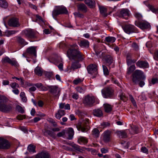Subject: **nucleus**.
Returning <instances> with one entry per match:
<instances>
[{
  "label": "nucleus",
  "instance_id": "nucleus-1",
  "mask_svg": "<svg viewBox=\"0 0 158 158\" xmlns=\"http://www.w3.org/2000/svg\"><path fill=\"white\" fill-rule=\"evenodd\" d=\"M67 56L70 59L74 60L77 62L73 63L69 69L74 70L81 67V64L78 62L83 60L84 55L79 51V47L77 44L71 45V48L67 52Z\"/></svg>",
  "mask_w": 158,
  "mask_h": 158
},
{
  "label": "nucleus",
  "instance_id": "nucleus-2",
  "mask_svg": "<svg viewBox=\"0 0 158 158\" xmlns=\"http://www.w3.org/2000/svg\"><path fill=\"white\" fill-rule=\"evenodd\" d=\"M90 123L89 119L83 118L79 121L77 125V127L78 130L81 131L82 132H87L88 130L86 127Z\"/></svg>",
  "mask_w": 158,
  "mask_h": 158
},
{
  "label": "nucleus",
  "instance_id": "nucleus-3",
  "mask_svg": "<svg viewBox=\"0 0 158 158\" xmlns=\"http://www.w3.org/2000/svg\"><path fill=\"white\" fill-rule=\"evenodd\" d=\"M145 77L143 72L141 70H136L133 74L132 81L135 84H136L139 81V79L144 80Z\"/></svg>",
  "mask_w": 158,
  "mask_h": 158
},
{
  "label": "nucleus",
  "instance_id": "nucleus-4",
  "mask_svg": "<svg viewBox=\"0 0 158 158\" xmlns=\"http://www.w3.org/2000/svg\"><path fill=\"white\" fill-rule=\"evenodd\" d=\"M68 11L66 8L62 6H56L52 11V15L53 17L58 15L66 14Z\"/></svg>",
  "mask_w": 158,
  "mask_h": 158
},
{
  "label": "nucleus",
  "instance_id": "nucleus-5",
  "mask_svg": "<svg viewBox=\"0 0 158 158\" xmlns=\"http://www.w3.org/2000/svg\"><path fill=\"white\" fill-rule=\"evenodd\" d=\"M102 93L105 98H112L114 95V90L110 88H105L102 90Z\"/></svg>",
  "mask_w": 158,
  "mask_h": 158
},
{
  "label": "nucleus",
  "instance_id": "nucleus-6",
  "mask_svg": "<svg viewBox=\"0 0 158 158\" xmlns=\"http://www.w3.org/2000/svg\"><path fill=\"white\" fill-rule=\"evenodd\" d=\"M122 28L124 31L128 34L138 32L136 27L134 25L131 24L125 25L122 27Z\"/></svg>",
  "mask_w": 158,
  "mask_h": 158
},
{
  "label": "nucleus",
  "instance_id": "nucleus-7",
  "mask_svg": "<svg viewBox=\"0 0 158 158\" xmlns=\"http://www.w3.org/2000/svg\"><path fill=\"white\" fill-rule=\"evenodd\" d=\"M89 73L92 75V78L96 77L98 74L97 66L95 64H91L89 65L87 68Z\"/></svg>",
  "mask_w": 158,
  "mask_h": 158
},
{
  "label": "nucleus",
  "instance_id": "nucleus-8",
  "mask_svg": "<svg viewBox=\"0 0 158 158\" xmlns=\"http://www.w3.org/2000/svg\"><path fill=\"white\" fill-rule=\"evenodd\" d=\"M94 102V97L89 95L86 96L83 101V103L85 106L89 107L92 106Z\"/></svg>",
  "mask_w": 158,
  "mask_h": 158
},
{
  "label": "nucleus",
  "instance_id": "nucleus-9",
  "mask_svg": "<svg viewBox=\"0 0 158 158\" xmlns=\"http://www.w3.org/2000/svg\"><path fill=\"white\" fill-rule=\"evenodd\" d=\"M36 47L34 46L30 47L26 50V52L23 54V56L26 57L27 55L36 56Z\"/></svg>",
  "mask_w": 158,
  "mask_h": 158
},
{
  "label": "nucleus",
  "instance_id": "nucleus-10",
  "mask_svg": "<svg viewBox=\"0 0 158 158\" xmlns=\"http://www.w3.org/2000/svg\"><path fill=\"white\" fill-rule=\"evenodd\" d=\"M135 25L142 30L149 28L150 25L147 22L143 21H135Z\"/></svg>",
  "mask_w": 158,
  "mask_h": 158
},
{
  "label": "nucleus",
  "instance_id": "nucleus-11",
  "mask_svg": "<svg viewBox=\"0 0 158 158\" xmlns=\"http://www.w3.org/2000/svg\"><path fill=\"white\" fill-rule=\"evenodd\" d=\"M12 106L11 104H7L5 103L0 106V111L5 113L11 111L12 109Z\"/></svg>",
  "mask_w": 158,
  "mask_h": 158
},
{
  "label": "nucleus",
  "instance_id": "nucleus-12",
  "mask_svg": "<svg viewBox=\"0 0 158 158\" xmlns=\"http://www.w3.org/2000/svg\"><path fill=\"white\" fill-rule=\"evenodd\" d=\"M117 15L119 17L127 19L129 15V11L127 9H123L118 12Z\"/></svg>",
  "mask_w": 158,
  "mask_h": 158
},
{
  "label": "nucleus",
  "instance_id": "nucleus-13",
  "mask_svg": "<svg viewBox=\"0 0 158 158\" xmlns=\"http://www.w3.org/2000/svg\"><path fill=\"white\" fill-rule=\"evenodd\" d=\"M2 62L3 64L8 63L15 67H17L18 65V62L16 60H11L7 56L2 58Z\"/></svg>",
  "mask_w": 158,
  "mask_h": 158
},
{
  "label": "nucleus",
  "instance_id": "nucleus-14",
  "mask_svg": "<svg viewBox=\"0 0 158 158\" xmlns=\"http://www.w3.org/2000/svg\"><path fill=\"white\" fill-rule=\"evenodd\" d=\"M10 143L8 141L2 138H0V148L8 149L10 147Z\"/></svg>",
  "mask_w": 158,
  "mask_h": 158
},
{
  "label": "nucleus",
  "instance_id": "nucleus-15",
  "mask_svg": "<svg viewBox=\"0 0 158 158\" xmlns=\"http://www.w3.org/2000/svg\"><path fill=\"white\" fill-rule=\"evenodd\" d=\"M21 34L26 37L33 38L35 36L34 32L31 29H26L22 31Z\"/></svg>",
  "mask_w": 158,
  "mask_h": 158
},
{
  "label": "nucleus",
  "instance_id": "nucleus-16",
  "mask_svg": "<svg viewBox=\"0 0 158 158\" xmlns=\"http://www.w3.org/2000/svg\"><path fill=\"white\" fill-rule=\"evenodd\" d=\"M8 23L9 26L12 27H18L20 25L19 19L16 18H13L10 19Z\"/></svg>",
  "mask_w": 158,
  "mask_h": 158
},
{
  "label": "nucleus",
  "instance_id": "nucleus-17",
  "mask_svg": "<svg viewBox=\"0 0 158 158\" xmlns=\"http://www.w3.org/2000/svg\"><path fill=\"white\" fill-rule=\"evenodd\" d=\"M111 131L109 130H106L103 133V140L106 143L109 142L110 139V135Z\"/></svg>",
  "mask_w": 158,
  "mask_h": 158
},
{
  "label": "nucleus",
  "instance_id": "nucleus-18",
  "mask_svg": "<svg viewBox=\"0 0 158 158\" xmlns=\"http://www.w3.org/2000/svg\"><path fill=\"white\" fill-rule=\"evenodd\" d=\"M42 132L45 135H48L52 138H56V134L54 132L49 130H47L46 128L42 130Z\"/></svg>",
  "mask_w": 158,
  "mask_h": 158
},
{
  "label": "nucleus",
  "instance_id": "nucleus-19",
  "mask_svg": "<svg viewBox=\"0 0 158 158\" xmlns=\"http://www.w3.org/2000/svg\"><path fill=\"white\" fill-rule=\"evenodd\" d=\"M49 92L54 94H56L58 92V94H59L60 90L56 86H48Z\"/></svg>",
  "mask_w": 158,
  "mask_h": 158
},
{
  "label": "nucleus",
  "instance_id": "nucleus-20",
  "mask_svg": "<svg viewBox=\"0 0 158 158\" xmlns=\"http://www.w3.org/2000/svg\"><path fill=\"white\" fill-rule=\"evenodd\" d=\"M136 65L140 68H147L148 67V63L145 61H138L136 63Z\"/></svg>",
  "mask_w": 158,
  "mask_h": 158
},
{
  "label": "nucleus",
  "instance_id": "nucleus-21",
  "mask_svg": "<svg viewBox=\"0 0 158 158\" xmlns=\"http://www.w3.org/2000/svg\"><path fill=\"white\" fill-rule=\"evenodd\" d=\"M116 133L118 136L120 138H126L127 137V133L124 130L117 131Z\"/></svg>",
  "mask_w": 158,
  "mask_h": 158
},
{
  "label": "nucleus",
  "instance_id": "nucleus-22",
  "mask_svg": "<svg viewBox=\"0 0 158 158\" xmlns=\"http://www.w3.org/2000/svg\"><path fill=\"white\" fill-rule=\"evenodd\" d=\"M77 7L78 10L81 11L84 13H86L87 12V7L83 3H81L79 4L77 6Z\"/></svg>",
  "mask_w": 158,
  "mask_h": 158
},
{
  "label": "nucleus",
  "instance_id": "nucleus-23",
  "mask_svg": "<svg viewBox=\"0 0 158 158\" xmlns=\"http://www.w3.org/2000/svg\"><path fill=\"white\" fill-rule=\"evenodd\" d=\"M35 158H49V155L47 152H42L36 155Z\"/></svg>",
  "mask_w": 158,
  "mask_h": 158
},
{
  "label": "nucleus",
  "instance_id": "nucleus-24",
  "mask_svg": "<svg viewBox=\"0 0 158 158\" xmlns=\"http://www.w3.org/2000/svg\"><path fill=\"white\" fill-rule=\"evenodd\" d=\"M65 114V113L64 110L60 109L56 113L55 117L57 119H60V118L64 115Z\"/></svg>",
  "mask_w": 158,
  "mask_h": 158
},
{
  "label": "nucleus",
  "instance_id": "nucleus-25",
  "mask_svg": "<svg viewBox=\"0 0 158 158\" xmlns=\"http://www.w3.org/2000/svg\"><path fill=\"white\" fill-rule=\"evenodd\" d=\"M78 44L81 47H88L89 46V42L87 40L84 39L81 40L79 43H78Z\"/></svg>",
  "mask_w": 158,
  "mask_h": 158
},
{
  "label": "nucleus",
  "instance_id": "nucleus-26",
  "mask_svg": "<svg viewBox=\"0 0 158 158\" xmlns=\"http://www.w3.org/2000/svg\"><path fill=\"white\" fill-rule=\"evenodd\" d=\"M16 37L17 41L20 44L24 46L27 44V43L26 42L25 40L21 37L17 36Z\"/></svg>",
  "mask_w": 158,
  "mask_h": 158
},
{
  "label": "nucleus",
  "instance_id": "nucleus-27",
  "mask_svg": "<svg viewBox=\"0 0 158 158\" xmlns=\"http://www.w3.org/2000/svg\"><path fill=\"white\" fill-rule=\"evenodd\" d=\"M34 72L35 74L36 75L40 76H41L42 75L43 71L42 68L38 66L35 68Z\"/></svg>",
  "mask_w": 158,
  "mask_h": 158
},
{
  "label": "nucleus",
  "instance_id": "nucleus-28",
  "mask_svg": "<svg viewBox=\"0 0 158 158\" xmlns=\"http://www.w3.org/2000/svg\"><path fill=\"white\" fill-rule=\"evenodd\" d=\"M93 114L94 116L98 117H101L103 115L102 111L99 109H95L93 110Z\"/></svg>",
  "mask_w": 158,
  "mask_h": 158
},
{
  "label": "nucleus",
  "instance_id": "nucleus-29",
  "mask_svg": "<svg viewBox=\"0 0 158 158\" xmlns=\"http://www.w3.org/2000/svg\"><path fill=\"white\" fill-rule=\"evenodd\" d=\"M18 31L15 30H6L4 32V35L7 37H9L10 36L16 33Z\"/></svg>",
  "mask_w": 158,
  "mask_h": 158
},
{
  "label": "nucleus",
  "instance_id": "nucleus-30",
  "mask_svg": "<svg viewBox=\"0 0 158 158\" xmlns=\"http://www.w3.org/2000/svg\"><path fill=\"white\" fill-rule=\"evenodd\" d=\"M104 108L106 112L108 113L112 110L113 106L108 104H104L103 105Z\"/></svg>",
  "mask_w": 158,
  "mask_h": 158
},
{
  "label": "nucleus",
  "instance_id": "nucleus-31",
  "mask_svg": "<svg viewBox=\"0 0 158 158\" xmlns=\"http://www.w3.org/2000/svg\"><path fill=\"white\" fill-rule=\"evenodd\" d=\"M85 3L87 4L90 8H92L95 5V2L92 0H85Z\"/></svg>",
  "mask_w": 158,
  "mask_h": 158
},
{
  "label": "nucleus",
  "instance_id": "nucleus-32",
  "mask_svg": "<svg viewBox=\"0 0 158 158\" xmlns=\"http://www.w3.org/2000/svg\"><path fill=\"white\" fill-rule=\"evenodd\" d=\"M105 60L106 62L109 65H110L113 62L112 57L109 55H107L105 57Z\"/></svg>",
  "mask_w": 158,
  "mask_h": 158
},
{
  "label": "nucleus",
  "instance_id": "nucleus-33",
  "mask_svg": "<svg viewBox=\"0 0 158 158\" xmlns=\"http://www.w3.org/2000/svg\"><path fill=\"white\" fill-rule=\"evenodd\" d=\"M115 40V37L113 36H107L105 38V41L108 43H112L114 42Z\"/></svg>",
  "mask_w": 158,
  "mask_h": 158
},
{
  "label": "nucleus",
  "instance_id": "nucleus-34",
  "mask_svg": "<svg viewBox=\"0 0 158 158\" xmlns=\"http://www.w3.org/2000/svg\"><path fill=\"white\" fill-rule=\"evenodd\" d=\"M78 142L80 144H85L88 143V140L85 137L81 136L78 139Z\"/></svg>",
  "mask_w": 158,
  "mask_h": 158
},
{
  "label": "nucleus",
  "instance_id": "nucleus-35",
  "mask_svg": "<svg viewBox=\"0 0 158 158\" xmlns=\"http://www.w3.org/2000/svg\"><path fill=\"white\" fill-rule=\"evenodd\" d=\"M74 134V132L73 129L72 128H69L68 131V139H72Z\"/></svg>",
  "mask_w": 158,
  "mask_h": 158
},
{
  "label": "nucleus",
  "instance_id": "nucleus-36",
  "mask_svg": "<svg viewBox=\"0 0 158 158\" xmlns=\"http://www.w3.org/2000/svg\"><path fill=\"white\" fill-rule=\"evenodd\" d=\"M35 146L32 144H30L27 147V150L29 152L31 153H33L36 152L35 150Z\"/></svg>",
  "mask_w": 158,
  "mask_h": 158
},
{
  "label": "nucleus",
  "instance_id": "nucleus-37",
  "mask_svg": "<svg viewBox=\"0 0 158 158\" xmlns=\"http://www.w3.org/2000/svg\"><path fill=\"white\" fill-rule=\"evenodd\" d=\"M8 101L7 98L5 96L0 95V106L6 103Z\"/></svg>",
  "mask_w": 158,
  "mask_h": 158
},
{
  "label": "nucleus",
  "instance_id": "nucleus-38",
  "mask_svg": "<svg viewBox=\"0 0 158 158\" xmlns=\"http://www.w3.org/2000/svg\"><path fill=\"white\" fill-rule=\"evenodd\" d=\"M99 8L100 13L103 15L106 16L107 15L106 14V8L102 6H99Z\"/></svg>",
  "mask_w": 158,
  "mask_h": 158
},
{
  "label": "nucleus",
  "instance_id": "nucleus-39",
  "mask_svg": "<svg viewBox=\"0 0 158 158\" xmlns=\"http://www.w3.org/2000/svg\"><path fill=\"white\" fill-rule=\"evenodd\" d=\"M147 6L152 12L156 14H158V8H155L150 5H148Z\"/></svg>",
  "mask_w": 158,
  "mask_h": 158
},
{
  "label": "nucleus",
  "instance_id": "nucleus-40",
  "mask_svg": "<svg viewBox=\"0 0 158 158\" xmlns=\"http://www.w3.org/2000/svg\"><path fill=\"white\" fill-rule=\"evenodd\" d=\"M8 6V4L5 0H0V6L6 8Z\"/></svg>",
  "mask_w": 158,
  "mask_h": 158
},
{
  "label": "nucleus",
  "instance_id": "nucleus-41",
  "mask_svg": "<svg viewBox=\"0 0 158 158\" xmlns=\"http://www.w3.org/2000/svg\"><path fill=\"white\" fill-rule=\"evenodd\" d=\"M92 133L94 137L97 138L98 137L99 135V131L97 128H95L92 131Z\"/></svg>",
  "mask_w": 158,
  "mask_h": 158
},
{
  "label": "nucleus",
  "instance_id": "nucleus-42",
  "mask_svg": "<svg viewBox=\"0 0 158 158\" xmlns=\"http://www.w3.org/2000/svg\"><path fill=\"white\" fill-rule=\"evenodd\" d=\"M20 96L23 102H27V99L25 96V93L24 92H21L20 93Z\"/></svg>",
  "mask_w": 158,
  "mask_h": 158
},
{
  "label": "nucleus",
  "instance_id": "nucleus-43",
  "mask_svg": "<svg viewBox=\"0 0 158 158\" xmlns=\"http://www.w3.org/2000/svg\"><path fill=\"white\" fill-rule=\"evenodd\" d=\"M75 150L79 152H81V149L79 146L75 144H70Z\"/></svg>",
  "mask_w": 158,
  "mask_h": 158
},
{
  "label": "nucleus",
  "instance_id": "nucleus-44",
  "mask_svg": "<svg viewBox=\"0 0 158 158\" xmlns=\"http://www.w3.org/2000/svg\"><path fill=\"white\" fill-rule=\"evenodd\" d=\"M102 66L104 74L105 76L108 75L109 74V72L107 67L104 65H102Z\"/></svg>",
  "mask_w": 158,
  "mask_h": 158
},
{
  "label": "nucleus",
  "instance_id": "nucleus-45",
  "mask_svg": "<svg viewBox=\"0 0 158 158\" xmlns=\"http://www.w3.org/2000/svg\"><path fill=\"white\" fill-rule=\"evenodd\" d=\"M135 69V65H132L128 69L127 71V73L128 74H130Z\"/></svg>",
  "mask_w": 158,
  "mask_h": 158
},
{
  "label": "nucleus",
  "instance_id": "nucleus-46",
  "mask_svg": "<svg viewBox=\"0 0 158 158\" xmlns=\"http://www.w3.org/2000/svg\"><path fill=\"white\" fill-rule=\"evenodd\" d=\"M74 15L75 17L83 18L84 17V15L79 12H75L74 13Z\"/></svg>",
  "mask_w": 158,
  "mask_h": 158
},
{
  "label": "nucleus",
  "instance_id": "nucleus-47",
  "mask_svg": "<svg viewBox=\"0 0 158 158\" xmlns=\"http://www.w3.org/2000/svg\"><path fill=\"white\" fill-rule=\"evenodd\" d=\"M45 76L47 77L50 79L53 76V73L52 72H47L45 73Z\"/></svg>",
  "mask_w": 158,
  "mask_h": 158
},
{
  "label": "nucleus",
  "instance_id": "nucleus-48",
  "mask_svg": "<svg viewBox=\"0 0 158 158\" xmlns=\"http://www.w3.org/2000/svg\"><path fill=\"white\" fill-rule=\"evenodd\" d=\"M83 81V80L80 78H77L76 79L74 80L73 81V83L74 85H77L80 83H81Z\"/></svg>",
  "mask_w": 158,
  "mask_h": 158
},
{
  "label": "nucleus",
  "instance_id": "nucleus-49",
  "mask_svg": "<svg viewBox=\"0 0 158 158\" xmlns=\"http://www.w3.org/2000/svg\"><path fill=\"white\" fill-rule=\"evenodd\" d=\"M17 111L21 114H23L24 113V110L22 107L21 106L18 105L16 107Z\"/></svg>",
  "mask_w": 158,
  "mask_h": 158
},
{
  "label": "nucleus",
  "instance_id": "nucleus-50",
  "mask_svg": "<svg viewBox=\"0 0 158 158\" xmlns=\"http://www.w3.org/2000/svg\"><path fill=\"white\" fill-rule=\"evenodd\" d=\"M131 130L132 131V134H135L138 133V129L137 127L133 126L131 128Z\"/></svg>",
  "mask_w": 158,
  "mask_h": 158
},
{
  "label": "nucleus",
  "instance_id": "nucleus-51",
  "mask_svg": "<svg viewBox=\"0 0 158 158\" xmlns=\"http://www.w3.org/2000/svg\"><path fill=\"white\" fill-rule=\"evenodd\" d=\"M10 85L12 88L14 89H15L16 87L19 88V85L15 82L11 83Z\"/></svg>",
  "mask_w": 158,
  "mask_h": 158
},
{
  "label": "nucleus",
  "instance_id": "nucleus-52",
  "mask_svg": "<svg viewBox=\"0 0 158 158\" xmlns=\"http://www.w3.org/2000/svg\"><path fill=\"white\" fill-rule=\"evenodd\" d=\"M136 61V60H132L131 59H127V63L128 65H131L132 63H134Z\"/></svg>",
  "mask_w": 158,
  "mask_h": 158
},
{
  "label": "nucleus",
  "instance_id": "nucleus-53",
  "mask_svg": "<svg viewBox=\"0 0 158 158\" xmlns=\"http://www.w3.org/2000/svg\"><path fill=\"white\" fill-rule=\"evenodd\" d=\"M151 82L153 85L158 83V78L156 77H153L152 79Z\"/></svg>",
  "mask_w": 158,
  "mask_h": 158
},
{
  "label": "nucleus",
  "instance_id": "nucleus-54",
  "mask_svg": "<svg viewBox=\"0 0 158 158\" xmlns=\"http://www.w3.org/2000/svg\"><path fill=\"white\" fill-rule=\"evenodd\" d=\"M135 17L139 20L141 19L142 18V15L139 13L136 12L135 13Z\"/></svg>",
  "mask_w": 158,
  "mask_h": 158
},
{
  "label": "nucleus",
  "instance_id": "nucleus-55",
  "mask_svg": "<svg viewBox=\"0 0 158 158\" xmlns=\"http://www.w3.org/2000/svg\"><path fill=\"white\" fill-rule=\"evenodd\" d=\"M48 121L52 124L53 126L55 127H57V125L56 123L53 119H50L49 120H48Z\"/></svg>",
  "mask_w": 158,
  "mask_h": 158
},
{
  "label": "nucleus",
  "instance_id": "nucleus-56",
  "mask_svg": "<svg viewBox=\"0 0 158 158\" xmlns=\"http://www.w3.org/2000/svg\"><path fill=\"white\" fill-rule=\"evenodd\" d=\"M120 99L124 101H125L127 100V97L125 96V94L123 93L121 94H120Z\"/></svg>",
  "mask_w": 158,
  "mask_h": 158
},
{
  "label": "nucleus",
  "instance_id": "nucleus-57",
  "mask_svg": "<svg viewBox=\"0 0 158 158\" xmlns=\"http://www.w3.org/2000/svg\"><path fill=\"white\" fill-rule=\"evenodd\" d=\"M65 131L64 130L62 131L61 132H60L57 133V136L58 137H61L65 134Z\"/></svg>",
  "mask_w": 158,
  "mask_h": 158
},
{
  "label": "nucleus",
  "instance_id": "nucleus-58",
  "mask_svg": "<svg viewBox=\"0 0 158 158\" xmlns=\"http://www.w3.org/2000/svg\"><path fill=\"white\" fill-rule=\"evenodd\" d=\"M76 90L80 93H84V90L82 88L80 87H78L76 88Z\"/></svg>",
  "mask_w": 158,
  "mask_h": 158
},
{
  "label": "nucleus",
  "instance_id": "nucleus-59",
  "mask_svg": "<svg viewBox=\"0 0 158 158\" xmlns=\"http://www.w3.org/2000/svg\"><path fill=\"white\" fill-rule=\"evenodd\" d=\"M132 47L135 50L137 51L139 50L138 46L135 43H133Z\"/></svg>",
  "mask_w": 158,
  "mask_h": 158
},
{
  "label": "nucleus",
  "instance_id": "nucleus-60",
  "mask_svg": "<svg viewBox=\"0 0 158 158\" xmlns=\"http://www.w3.org/2000/svg\"><path fill=\"white\" fill-rule=\"evenodd\" d=\"M17 118L19 120H22L25 118V116L23 115H19L17 116Z\"/></svg>",
  "mask_w": 158,
  "mask_h": 158
},
{
  "label": "nucleus",
  "instance_id": "nucleus-61",
  "mask_svg": "<svg viewBox=\"0 0 158 158\" xmlns=\"http://www.w3.org/2000/svg\"><path fill=\"white\" fill-rule=\"evenodd\" d=\"M130 98L131 100V102H132L133 103V105L135 106H136L134 98L131 95H130Z\"/></svg>",
  "mask_w": 158,
  "mask_h": 158
},
{
  "label": "nucleus",
  "instance_id": "nucleus-62",
  "mask_svg": "<svg viewBox=\"0 0 158 158\" xmlns=\"http://www.w3.org/2000/svg\"><path fill=\"white\" fill-rule=\"evenodd\" d=\"M101 125L104 127H106L109 126L110 125V123L108 122H103L102 123Z\"/></svg>",
  "mask_w": 158,
  "mask_h": 158
},
{
  "label": "nucleus",
  "instance_id": "nucleus-63",
  "mask_svg": "<svg viewBox=\"0 0 158 158\" xmlns=\"http://www.w3.org/2000/svg\"><path fill=\"white\" fill-rule=\"evenodd\" d=\"M141 150L143 152L146 153L148 152V150L147 148L145 147H142L141 148Z\"/></svg>",
  "mask_w": 158,
  "mask_h": 158
},
{
  "label": "nucleus",
  "instance_id": "nucleus-64",
  "mask_svg": "<svg viewBox=\"0 0 158 158\" xmlns=\"http://www.w3.org/2000/svg\"><path fill=\"white\" fill-rule=\"evenodd\" d=\"M79 98L78 95L76 93H73L72 95V98L75 99L77 100Z\"/></svg>",
  "mask_w": 158,
  "mask_h": 158
}]
</instances>
